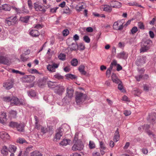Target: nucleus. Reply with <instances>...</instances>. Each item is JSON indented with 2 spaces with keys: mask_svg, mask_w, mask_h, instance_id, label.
<instances>
[{
  "mask_svg": "<svg viewBox=\"0 0 156 156\" xmlns=\"http://www.w3.org/2000/svg\"><path fill=\"white\" fill-rule=\"evenodd\" d=\"M156 119V113H154L149 114V119L150 120H151V122H154Z\"/></svg>",
  "mask_w": 156,
  "mask_h": 156,
  "instance_id": "nucleus-27",
  "label": "nucleus"
},
{
  "mask_svg": "<svg viewBox=\"0 0 156 156\" xmlns=\"http://www.w3.org/2000/svg\"><path fill=\"white\" fill-rule=\"evenodd\" d=\"M83 143L80 141H78L73 145L72 149L73 151H81L83 149Z\"/></svg>",
  "mask_w": 156,
  "mask_h": 156,
  "instance_id": "nucleus-4",
  "label": "nucleus"
},
{
  "mask_svg": "<svg viewBox=\"0 0 156 156\" xmlns=\"http://www.w3.org/2000/svg\"><path fill=\"white\" fill-rule=\"evenodd\" d=\"M16 142L20 144H22L26 142V140L23 138H20L17 140Z\"/></svg>",
  "mask_w": 156,
  "mask_h": 156,
  "instance_id": "nucleus-41",
  "label": "nucleus"
},
{
  "mask_svg": "<svg viewBox=\"0 0 156 156\" xmlns=\"http://www.w3.org/2000/svg\"><path fill=\"white\" fill-rule=\"evenodd\" d=\"M28 95L32 97H34L36 96V93L34 90H30L28 92Z\"/></svg>",
  "mask_w": 156,
  "mask_h": 156,
  "instance_id": "nucleus-39",
  "label": "nucleus"
},
{
  "mask_svg": "<svg viewBox=\"0 0 156 156\" xmlns=\"http://www.w3.org/2000/svg\"><path fill=\"white\" fill-rule=\"evenodd\" d=\"M9 20L13 24H15L17 20L16 16H11L8 17Z\"/></svg>",
  "mask_w": 156,
  "mask_h": 156,
  "instance_id": "nucleus-33",
  "label": "nucleus"
},
{
  "mask_svg": "<svg viewBox=\"0 0 156 156\" xmlns=\"http://www.w3.org/2000/svg\"><path fill=\"white\" fill-rule=\"evenodd\" d=\"M58 64L54 63L52 65H48L47 66V69L50 71L55 72V69L58 68Z\"/></svg>",
  "mask_w": 156,
  "mask_h": 156,
  "instance_id": "nucleus-12",
  "label": "nucleus"
},
{
  "mask_svg": "<svg viewBox=\"0 0 156 156\" xmlns=\"http://www.w3.org/2000/svg\"><path fill=\"white\" fill-rule=\"evenodd\" d=\"M30 35L32 37H37L40 35V33L36 30H33L30 32Z\"/></svg>",
  "mask_w": 156,
  "mask_h": 156,
  "instance_id": "nucleus-21",
  "label": "nucleus"
},
{
  "mask_svg": "<svg viewBox=\"0 0 156 156\" xmlns=\"http://www.w3.org/2000/svg\"><path fill=\"white\" fill-rule=\"evenodd\" d=\"M111 77L112 80L113 82L117 84L119 83H121V82L118 78V77L114 73H112V75Z\"/></svg>",
  "mask_w": 156,
  "mask_h": 156,
  "instance_id": "nucleus-17",
  "label": "nucleus"
},
{
  "mask_svg": "<svg viewBox=\"0 0 156 156\" xmlns=\"http://www.w3.org/2000/svg\"><path fill=\"white\" fill-rule=\"evenodd\" d=\"M9 62V59L7 57L0 53V64L7 65Z\"/></svg>",
  "mask_w": 156,
  "mask_h": 156,
  "instance_id": "nucleus-10",
  "label": "nucleus"
},
{
  "mask_svg": "<svg viewBox=\"0 0 156 156\" xmlns=\"http://www.w3.org/2000/svg\"><path fill=\"white\" fill-rule=\"evenodd\" d=\"M16 147L12 145H10L9 147L8 151L10 152L11 153H13L15 152L16 150Z\"/></svg>",
  "mask_w": 156,
  "mask_h": 156,
  "instance_id": "nucleus-23",
  "label": "nucleus"
},
{
  "mask_svg": "<svg viewBox=\"0 0 156 156\" xmlns=\"http://www.w3.org/2000/svg\"><path fill=\"white\" fill-rule=\"evenodd\" d=\"M135 77L137 81H139L142 78L143 76L142 75H140L139 76H135Z\"/></svg>",
  "mask_w": 156,
  "mask_h": 156,
  "instance_id": "nucleus-59",
  "label": "nucleus"
},
{
  "mask_svg": "<svg viewBox=\"0 0 156 156\" xmlns=\"http://www.w3.org/2000/svg\"><path fill=\"white\" fill-rule=\"evenodd\" d=\"M86 97V95L85 94L80 92L77 93L75 98L77 104L80 105L83 103L85 101Z\"/></svg>",
  "mask_w": 156,
  "mask_h": 156,
  "instance_id": "nucleus-1",
  "label": "nucleus"
},
{
  "mask_svg": "<svg viewBox=\"0 0 156 156\" xmlns=\"http://www.w3.org/2000/svg\"><path fill=\"white\" fill-rule=\"evenodd\" d=\"M138 31V29L136 27H133L131 30V32L132 34H134Z\"/></svg>",
  "mask_w": 156,
  "mask_h": 156,
  "instance_id": "nucleus-45",
  "label": "nucleus"
},
{
  "mask_svg": "<svg viewBox=\"0 0 156 156\" xmlns=\"http://www.w3.org/2000/svg\"><path fill=\"white\" fill-rule=\"evenodd\" d=\"M71 64L72 66H76L78 64L77 60L76 58H73L71 62Z\"/></svg>",
  "mask_w": 156,
  "mask_h": 156,
  "instance_id": "nucleus-38",
  "label": "nucleus"
},
{
  "mask_svg": "<svg viewBox=\"0 0 156 156\" xmlns=\"http://www.w3.org/2000/svg\"><path fill=\"white\" fill-rule=\"evenodd\" d=\"M5 23L8 24L9 26H10L14 24L12 22L9 20V18H7L5 20Z\"/></svg>",
  "mask_w": 156,
  "mask_h": 156,
  "instance_id": "nucleus-53",
  "label": "nucleus"
},
{
  "mask_svg": "<svg viewBox=\"0 0 156 156\" xmlns=\"http://www.w3.org/2000/svg\"><path fill=\"white\" fill-rule=\"evenodd\" d=\"M78 48V47L77 44L74 43H73L71 45H69L68 48V50H70L71 51H76Z\"/></svg>",
  "mask_w": 156,
  "mask_h": 156,
  "instance_id": "nucleus-16",
  "label": "nucleus"
},
{
  "mask_svg": "<svg viewBox=\"0 0 156 156\" xmlns=\"http://www.w3.org/2000/svg\"><path fill=\"white\" fill-rule=\"evenodd\" d=\"M62 135V129L61 128H59L57 129L56 131V133L55 134V139L54 140L55 141L59 140L60 139Z\"/></svg>",
  "mask_w": 156,
  "mask_h": 156,
  "instance_id": "nucleus-11",
  "label": "nucleus"
},
{
  "mask_svg": "<svg viewBox=\"0 0 156 156\" xmlns=\"http://www.w3.org/2000/svg\"><path fill=\"white\" fill-rule=\"evenodd\" d=\"M78 48L80 50H83L85 48V46L84 44L82 43H80L78 46Z\"/></svg>",
  "mask_w": 156,
  "mask_h": 156,
  "instance_id": "nucleus-47",
  "label": "nucleus"
},
{
  "mask_svg": "<svg viewBox=\"0 0 156 156\" xmlns=\"http://www.w3.org/2000/svg\"><path fill=\"white\" fill-rule=\"evenodd\" d=\"M141 92V91L136 88H134L133 91V94L135 95L138 96L139 95Z\"/></svg>",
  "mask_w": 156,
  "mask_h": 156,
  "instance_id": "nucleus-31",
  "label": "nucleus"
},
{
  "mask_svg": "<svg viewBox=\"0 0 156 156\" xmlns=\"http://www.w3.org/2000/svg\"><path fill=\"white\" fill-rule=\"evenodd\" d=\"M28 5L30 9H31L33 8V5L31 0H28Z\"/></svg>",
  "mask_w": 156,
  "mask_h": 156,
  "instance_id": "nucleus-58",
  "label": "nucleus"
},
{
  "mask_svg": "<svg viewBox=\"0 0 156 156\" xmlns=\"http://www.w3.org/2000/svg\"><path fill=\"white\" fill-rule=\"evenodd\" d=\"M110 5L113 8H119L121 7V4L119 2L114 0L111 2Z\"/></svg>",
  "mask_w": 156,
  "mask_h": 156,
  "instance_id": "nucleus-15",
  "label": "nucleus"
},
{
  "mask_svg": "<svg viewBox=\"0 0 156 156\" xmlns=\"http://www.w3.org/2000/svg\"><path fill=\"white\" fill-rule=\"evenodd\" d=\"M54 83L51 81L48 82V86L49 87L54 88L55 87L54 86Z\"/></svg>",
  "mask_w": 156,
  "mask_h": 156,
  "instance_id": "nucleus-60",
  "label": "nucleus"
},
{
  "mask_svg": "<svg viewBox=\"0 0 156 156\" xmlns=\"http://www.w3.org/2000/svg\"><path fill=\"white\" fill-rule=\"evenodd\" d=\"M55 78L60 80L63 79V76L59 74H56L54 76Z\"/></svg>",
  "mask_w": 156,
  "mask_h": 156,
  "instance_id": "nucleus-52",
  "label": "nucleus"
},
{
  "mask_svg": "<svg viewBox=\"0 0 156 156\" xmlns=\"http://www.w3.org/2000/svg\"><path fill=\"white\" fill-rule=\"evenodd\" d=\"M64 90L65 88L62 86L58 85L54 87V92L59 95H61Z\"/></svg>",
  "mask_w": 156,
  "mask_h": 156,
  "instance_id": "nucleus-5",
  "label": "nucleus"
},
{
  "mask_svg": "<svg viewBox=\"0 0 156 156\" xmlns=\"http://www.w3.org/2000/svg\"><path fill=\"white\" fill-rule=\"evenodd\" d=\"M124 114L126 116H128L130 115L131 114V112L129 110H125L124 112Z\"/></svg>",
  "mask_w": 156,
  "mask_h": 156,
  "instance_id": "nucleus-56",
  "label": "nucleus"
},
{
  "mask_svg": "<svg viewBox=\"0 0 156 156\" xmlns=\"http://www.w3.org/2000/svg\"><path fill=\"white\" fill-rule=\"evenodd\" d=\"M29 72L31 73H39V72L35 69H30Z\"/></svg>",
  "mask_w": 156,
  "mask_h": 156,
  "instance_id": "nucleus-50",
  "label": "nucleus"
},
{
  "mask_svg": "<svg viewBox=\"0 0 156 156\" xmlns=\"http://www.w3.org/2000/svg\"><path fill=\"white\" fill-rule=\"evenodd\" d=\"M9 126L12 128H16L18 131L21 132L23 131L24 126V124L23 123H20L18 124L17 122H11L9 123Z\"/></svg>",
  "mask_w": 156,
  "mask_h": 156,
  "instance_id": "nucleus-2",
  "label": "nucleus"
},
{
  "mask_svg": "<svg viewBox=\"0 0 156 156\" xmlns=\"http://www.w3.org/2000/svg\"><path fill=\"white\" fill-rule=\"evenodd\" d=\"M11 104L12 105H18L20 104V101L18 98L16 97H14L12 98Z\"/></svg>",
  "mask_w": 156,
  "mask_h": 156,
  "instance_id": "nucleus-20",
  "label": "nucleus"
},
{
  "mask_svg": "<svg viewBox=\"0 0 156 156\" xmlns=\"http://www.w3.org/2000/svg\"><path fill=\"white\" fill-rule=\"evenodd\" d=\"M70 141V140L69 139H63L59 144L62 146H66L68 144Z\"/></svg>",
  "mask_w": 156,
  "mask_h": 156,
  "instance_id": "nucleus-28",
  "label": "nucleus"
},
{
  "mask_svg": "<svg viewBox=\"0 0 156 156\" xmlns=\"http://www.w3.org/2000/svg\"><path fill=\"white\" fill-rule=\"evenodd\" d=\"M12 98L10 97H5L3 98V101L6 102H9L11 101Z\"/></svg>",
  "mask_w": 156,
  "mask_h": 156,
  "instance_id": "nucleus-46",
  "label": "nucleus"
},
{
  "mask_svg": "<svg viewBox=\"0 0 156 156\" xmlns=\"http://www.w3.org/2000/svg\"><path fill=\"white\" fill-rule=\"evenodd\" d=\"M118 88L119 90H121L123 92H125V90L123 89L122 85L121 83H119Z\"/></svg>",
  "mask_w": 156,
  "mask_h": 156,
  "instance_id": "nucleus-43",
  "label": "nucleus"
},
{
  "mask_svg": "<svg viewBox=\"0 0 156 156\" xmlns=\"http://www.w3.org/2000/svg\"><path fill=\"white\" fill-rule=\"evenodd\" d=\"M99 142L100 152L102 154H104L105 152L107 151V148L105 146V144L103 142L99 141Z\"/></svg>",
  "mask_w": 156,
  "mask_h": 156,
  "instance_id": "nucleus-14",
  "label": "nucleus"
},
{
  "mask_svg": "<svg viewBox=\"0 0 156 156\" xmlns=\"http://www.w3.org/2000/svg\"><path fill=\"white\" fill-rule=\"evenodd\" d=\"M40 129L41 130V131L43 133H46L48 131L47 129L46 128L43 126L41 127V128Z\"/></svg>",
  "mask_w": 156,
  "mask_h": 156,
  "instance_id": "nucleus-57",
  "label": "nucleus"
},
{
  "mask_svg": "<svg viewBox=\"0 0 156 156\" xmlns=\"http://www.w3.org/2000/svg\"><path fill=\"white\" fill-rule=\"evenodd\" d=\"M152 44V41H151L150 40H147L144 42L143 45L144 46L146 47H148V48H149L150 47Z\"/></svg>",
  "mask_w": 156,
  "mask_h": 156,
  "instance_id": "nucleus-26",
  "label": "nucleus"
},
{
  "mask_svg": "<svg viewBox=\"0 0 156 156\" xmlns=\"http://www.w3.org/2000/svg\"><path fill=\"white\" fill-rule=\"evenodd\" d=\"M32 147H33L32 146L27 147L26 148V151L24 153H26L27 154V153L32 150Z\"/></svg>",
  "mask_w": 156,
  "mask_h": 156,
  "instance_id": "nucleus-61",
  "label": "nucleus"
},
{
  "mask_svg": "<svg viewBox=\"0 0 156 156\" xmlns=\"http://www.w3.org/2000/svg\"><path fill=\"white\" fill-rule=\"evenodd\" d=\"M20 59L23 62H25L27 60V58L23 56V54L21 55Z\"/></svg>",
  "mask_w": 156,
  "mask_h": 156,
  "instance_id": "nucleus-63",
  "label": "nucleus"
},
{
  "mask_svg": "<svg viewBox=\"0 0 156 156\" xmlns=\"http://www.w3.org/2000/svg\"><path fill=\"white\" fill-rule=\"evenodd\" d=\"M8 148L6 146H4L1 150V153L2 154L6 156L8 154Z\"/></svg>",
  "mask_w": 156,
  "mask_h": 156,
  "instance_id": "nucleus-30",
  "label": "nucleus"
},
{
  "mask_svg": "<svg viewBox=\"0 0 156 156\" xmlns=\"http://www.w3.org/2000/svg\"><path fill=\"white\" fill-rule=\"evenodd\" d=\"M138 26L141 29H144V25L142 23H138Z\"/></svg>",
  "mask_w": 156,
  "mask_h": 156,
  "instance_id": "nucleus-55",
  "label": "nucleus"
},
{
  "mask_svg": "<svg viewBox=\"0 0 156 156\" xmlns=\"http://www.w3.org/2000/svg\"><path fill=\"white\" fill-rule=\"evenodd\" d=\"M58 8V7H55L53 8H51L50 9L51 12L54 13L56 12Z\"/></svg>",
  "mask_w": 156,
  "mask_h": 156,
  "instance_id": "nucleus-62",
  "label": "nucleus"
},
{
  "mask_svg": "<svg viewBox=\"0 0 156 156\" xmlns=\"http://www.w3.org/2000/svg\"><path fill=\"white\" fill-rule=\"evenodd\" d=\"M85 66L84 65H80L79 67L78 70L82 74L86 75L87 73L86 71H84Z\"/></svg>",
  "mask_w": 156,
  "mask_h": 156,
  "instance_id": "nucleus-22",
  "label": "nucleus"
},
{
  "mask_svg": "<svg viewBox=\"0 0 156 156\" xmlns=\"http://www.w3.org/2000/svg\"><path fill=\"white\" fill-rule=\"evenodd\" d=\"M66 76L68 78L71 79H75L76 78V76L75 75L70 74H67Z\"/></svg>",
  "mask_w": 156,
  "mask_h": 156,
  "instance_id": "nucleus-48",
  "label": "nucleus"
},
{
  "mask_svg": "<svg viewBox=\"0 0 156 156\" xmlns=\"http://www.w3.org/2000/svg\"><path fill=\"white\" fill-rule=\"evenodd\" d=\"M118 57L120 58L125 59L126 58V53L124 51L120 52L118 55Z\"/></svg>",
  "mask_w": 156,
  "mask_h": 156,
  "instance_id": "nucleus-35",
  "label": "nucleus"
},
{
  "mask_svg": "<svg viewBox=\"0 0 156 156\" xmlns=\"http://www.w3.org/2000/svg\"><path fill=\"white\" fill-rule=\"evenodd\" d=\"M1 115L2 116H3V117L2 119L0 117V123L3 124H4L5 123L7 120L6 119L7 115L6 113L4 112Z\"/></svg>",
  "mask_w": 156,
  "mask_h": 156,
  "instance_id": "nucleus-19",
  "label": "nucleus"
},
{
  "mask_svg": "<svg viewBox=\"0 0 156 156\" xmlns=\"http://www.w3.org/2000/svg\"><path fill=\"white\" fill-rule=\"evenodd\" d=\"M34 8L35 10L37 11L45 12L46 10L44 6L39 4V3L38 2H36L34 3Z\"/></svg>",
  "mask_w": 156,
  "mask_h": 156,
  "instance_id": "nucleus-8",
  "label": "nucleus"
},
{
  "mask_svg": "<svg viewBox=\"0 0 156 156\" xmlns=\"http://www.w3.org/2000/svg\"><path fill=\"white\" fill-rule=\"evenodd\" d=\"M119 139V134L118 132V129L116 131L114 136L113 140L115 142L118 141Z\"/></svg>",
  "mask_w": 156,
  "mask_h": 156,
  "instance_id": "nucleus-24",
  "label": "nucleus"
},
{
  "mask_svg": "<svg viewBox=\"0 0 156 156\" xmlns=\"http://www.w3.org/2000/svg\"><path fill=\"white\" fill-rule=\"evenodd\" d=\"M83 40L87 43H89L90 41V38L87 36H85L83 37Z\"/></svg>",
  "mask_w": 156,
  "mask_h": 156,
  "instance_id": "nucleus-49",
  "label": "nucleus"
},
{
  "mask_svg": "<svg viewBox=\"0 0 156 156\" xmlns=\"http://www.w3.org/2000/svg\"><path fill=\"white\" fill-rule=\"evenodd\" d=\"M30 76L26 75L22 78V80L23 82H29L30 79Z\"/></svg>",
  "mask_w": 156,
  "mask_h": 156,
  "instance_id": "nucleus-29",
  "label": "nucleus"
},
{
  "mask_svg": "<svg viewBox=\"0 0 156 156\" xmlns=\"http://www.w3.org/2000/svg\"><path fill=\"white\" fill-rule=\"evenodd\" d=\"M2 8L3 10L5 11H10L11 9V7L9 5L5 4L2 5Z\"/></svg>",
  "mask_w": 156,
  "mask_h": 156,
  "instance_id": "nucleus-34",
  "label": "nucleus"
},
{
  "mask_svg": "<svg viewBox=\"0 0 156 156\" xmlns=\"http://www.w3.org/2000/svg\"><path fill=\"white\" fill-rule=\"evenodd\" d=\"M0 136L2 138L5 140L10 139L9 135L4 131H2L0 133Z\"/></svg>",
  "mask_w": 156,
  "mask_h": 156,
  "instance_id": "nucleus-18",
  "label": "nucleus"
},
{
  "mask_svg": "<svg viewBox=\"0 0 156 156\" xmlns=\"http://www.w3.org/2000/svg\"><path fill=\"white\" fill-rule=\"evenodd\" d=\"M66 55L65 54L63 53H60L58 56V58L60 60L64 61L65 60Z\"/></svg>",
  "mask_w": 156,
  "mask_h": 156,
  "instance_id": "nucleus-36",
  "label": "nucleus"
},
{
  "mask_svg": "<svg viewBox=\"0 0 156 156\" xmlns=\"http://www.w3.org/2000/svg\"><path fill=\"white\" fill-rule=\"evenodd\" d=\"M123 23L124 20H123L115 22L113 26V29L117 30H121L123 27Z\"/></svg>",
  "mask_w": 156,
  "mask_h": 156,
  "instance_id": "nucleus-3",
  "label": "nucleus"
},
{
  "mask_svg": "<svg viewBox=\"0 0 156 156\" xmlns=\"http://www.w3.org/2000/svg\"><path fill=\"white\" fill-rule=\"evenodd\" d=\"M146 57L145 56L138 57L136 61V64L137 66H140L145 63Z\"/></svg>",
  "mask_w": 156,
  "mask_h": 156,
  "instance_id": "nucleus-7",
  "label": "nucleus"
},
{
  "mask_svg": "<svg viewBox=\"0 0 156 156\" xmlns=\"http://www.w3.org/2000/svg\"><path fill=\"white\" fill-rule=\"evenodd\" d=\"M89 148L90 149H92L95 147V144L94 141H90L89 144Z\"/></svg>",
  "mask_w": 156,
  "mask_h": 156,
  "instance_id": "nucleus-37",
  "label": "nucleus"
},
{
  "mask_svg": "<svg viewBox=\"0 0 156 156\" xmlns=\"http://www.w3.org/2000/svg\"><path fill=\"white\" fill-rule=\"evenodd\" d=\"M38 122H35V128L36 129H37L38 130H39L41 128V127H42L38 123Z\"/></svg>",
  "mask_w": 156,
  "mask_h": 156,
  "instance_id": "nucleus-54",
  "label": "nucleus"
},
{
  "mask_svg": "<svg viewBox=\"0 0 156 156\" xmlns=\"http://www.w3.org/2000/svg\"><path fill=\"white\" fill-rule=\"evenodd\" d=\"M128 4L130 6H135L138 7H141V5H138L136 2H129Z\"/></svg>",
  "mask_w": 156,
  "mask_h": 156,
  "instance_id": "nucleus-44",
  "label": "nucleus"
},
{
  "mask_svg": "<svg viewBox=\"0 0 156 156\" xmlns=\"http://www.w3.org/2000/svg\"><path fill=\"white\" fill-rule=\"evenodd\" d=\"M149 48H148V47H146L142 45L140 49V52H145L147 51Z\"/></svg>",
  "mask_w": 156,
  "mask_h": 156,
  "instance_id": "nucleus-42",
  "label": "nucleus"
},
{
  "mask_svg": "<svg viewBox=\"0 0 156 156\" xmlns=\"http://www.w3.org/2000/svg\"><path fill=\"white\" fill-rule=\"evenodd\" d=\"M13 82L11 80H9L3 84V87L6 89L9 90L13 86Z\"/></svg>",
  "mask_w": 156,
  "mask_h": 156,
  "instance_id": "nucleus-13",
  "label": "nucleus"
},
{
  "mask_svg": "<svg viewBox=\"0 0 156 156\" xmlns=\"http://www.w3.org/2000/svg\"><path fill=\"white\" fill-rule=\"evenodd\" d=\"M29 19V17L28 16H26L25 17H21L20 20L21 21H23L25 23H27Z\"/></svg>",
  "mask_w": 156,
  "mask_h": 156,
  "instance_id": "nucleus-40",
  "label": "nucleus"
},
{
  "mask_svg": "<svg viewBox=\"0 0 156 156\" xmlns=\"http://www.w3.org/2000/svg\"><path fill=\"white\" fill-rule=\"evenodd\" d=\"M112 7L110 5L105 4L101 5L100 8L101 11L109 12H111L112 10Z\"/></svg>",
  "mask_w": 156,
  "mask_h": 156,
  "instance_id": "nucleus-9",
  "label": "nucleus"
},
{
  "mask_svg": "<svg viewBox=\"0 0 156 156\" xmlns=\"http://www.w3.org/2000/svg\"><path fill=\"white\" fill-rule=\"evenodd\" d=\"M69 33V31L68 29H65L63 30L62 34L64 36H67Z\"/></svg>",
  "mask_w": 156,
  "mask_h": 156,
  "instance_id": "nucleus-51",
  "label": "nucleus"
},
{
  "mask_svg": "<svg viewBox=\"0 0 156 156\" xmlns=\"http://www.w3.org/2000/svg\"><path fill=\"white\" fill-rule=\"evenodd\" d=\"M74 90L73 89L70 87H68L66 89V95L65 98H68V100H70L71 98L73 97Z\"/></svg>",
  "mask_w": 156,
  "mask_h": 156,
  "instance_id": "nucleus-6",
  "label": "nucleus"
},
{
  "mask_svg": "<svg viewBox=\"0 0 156 156\" xmlns=\"http://www.w3.org/2000/svg\"><path fill=\"white\" fill-rule=\"evenodd\" d=\"M30 156H42L41 153L38 151H35L30 154Z\"/></svg>",
  "mask_w": 156,
  "mask_h": 156,
  "instance_id": "nucleus-32",
  "label": "nucleus"
},
{
  "mask_svg": "<svg viewBox=\"0 0 156 156\" xmlns=\"http://www.w3.org/2000/svg\"><path fill=\"white\" fill-rule=\"evenodd\" d=\"M18 156H27V154L26 153H23L22 151H20Z\"/></svg>",
  "mask_w": 156,
  "mask_h": 156,
  "instance_id": "nucleus-64",
  "label": "nucleus"
},
{
  "mask_svg": "<svg viewBox=\"0 0 156 156\" xmlns=\"http://www.w3.org/2000/svg\"><path fill=\"white\" fill-rule=\"evenodd\" d=\"M83 4L84 3L82 2L79 5H77L75 7L76 10L80 12L81 11L82 9H84Z\"/></svg>",
  "mask_w": 156,
  "mask_h": 156,
  "instance_id": "nucleus-25",
  "label": "nucleus"
}]
</instances>
